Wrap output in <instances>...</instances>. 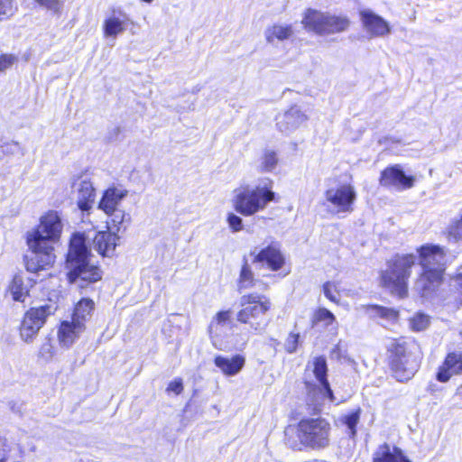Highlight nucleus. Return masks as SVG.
Segmentation results:
<instances>
[{"mask_svg": "<svg viewBox=\"0 0 462 462\" xmlns=\"http://www.w3.org/2000/svg\"><path fill=\"white\" fill-rule=\"evenodd\" d=\"M415 262L416 256L413 254H396L387 262L386 270L381 273L382 285L403 298L407 294V282Z\"/></svg>", "mask_w": 462, "mask_h": 462, "instance_id": "423d86ee", "label": "nucleus"}, {"mask_svg": "<svg viewBox=\"0 0 462 462\" xmlns=\"http://www.w3.org/2000/svg\"><path fill=\"white\" fill-rule=\"evenodd\" d=\"M328 366L327 360L324 356H317L313 360V374L319 383V385L306 383L310 398L316 405L320 404L319 398L321 400L328 399L330 402L339 404L341 402L335 397L327 378Z\"/></svg>", "mask_w": 462, "mask_h": 462, "instance_id": "9d476101", "label": "nucleus"}, {"mask_svg": "<svg viewBox=\"0 0 462 462\" xmlns=\"http://www.w3.org/2000/svg\"><path fill=\"white\" fill-rule=\"evenodd\" d=\"M335 321V315L326 308H319L317 310H315L311 319L312 327L321 326L323 328H328Z\"/></svg>", "mask_w": 462, "mask_h": 462, "instance_id": "c85d7f7f", "label": "nucleus"}, {"mask_svg": "<svg viewBox=\"0 0 462 462\" xmlns=\"http://www.w3.org/2000/svg\"><path fill=\"white\" fill-rule=\"evenodd\" d=\"M411 328L415 331H422L430 325V317L423 313H417L410 320Z\"/></svg>", "mask_w": 462, "mask_h": 462, "instance_id": "72a5a7b5", "label": "nucleus"}, {"mask_svg": "<svg viewBox=\"0 0 462 462\" xmlns=\"http://www.w3.org/2000/svg\"><path fill=\"white\" fill-rule=\"evenodd\" d=\"M9 290L13 300L15 301L23 302L29 294V291L27 287L24 286L21 276L14 277Z\"/></svg>", "mask_w": 462, "mask_h": 462, "instance_id": "c756f323", "label": "nucleus"}, {"mask_svg": "<svg viewBox=\"0 0 462 462\" xmlns=\"http://www.w3.org/2000/svg\"><path fill=\"white\" fill-rule=\"evenodd\" d=\"M40 5L47 8L48 10L58 13L60 9L61 3L60 0H34Z\"/></svg>", "mask_w": 462, "mask_h": 462, "instance_id": "58836bf2", "label": "nucleus"}, {"mask_svg": "<svg viewBox=\"0 0 462 462\" xmlns=\"http://www.w3.org/2000/svg\"><path fill=\"white\" fill-rule=\"evenodd\" d=\"M334 288H335V285L332 282H328L323 285V292H324L325 296L329 300H331L333 302H337V296L332 291V289H334Z\"/></svg>", "mask_w": 462, "mask_h": 462, "instance_id": "c03bdc74", "label": "nucleus"}, {"mask_svg": "<svg viewBox=\"0 0 462 462\" xmlns=\"http://www.w3.org/2000/svg\"><path fill=\"white\" fill-rule=\"evenodd\" d=\"M240 306L241 310L236 314L237 321L261 334L268 324L265 316L271 308L270 300L264 296L252 293L240 298Z\"/></svg>", "mask_w": 462, "mask_h": 462, "instance_id": "1a4fd4ad", "label": "nucleus"}, {"mask_svg": "<svg viewBox=\"0 0 462 462\" xmlns=\"http://www.w3.org/2000/svg\"><path fill=\"white\" fill-rule=\"evenodd\" d=\"M84 330L85 325L73 320L63 321L58 331L59 341L63 346L69 347Z\"/></svg>", "mask_w": 462, "mask_h": 462, "instance_id": "5701e85b", "label": "nucleus"}, {"mask_svg": "<svg viewBox=\"0 0 462 462\" xmlns=\"http://www.w3.org/2000/svg\"><path fill=\"white\" fill-rule=\"evenodd\" d=\"M308 116L300 109L299 106H291L282 115L276 117V125L278 129L284 134H289L296 130L305 121Z\"/></svg>", "mask_w": 462, "mask_h": 462, "instance_id": "a211bd4d", "label": "nucleus"}, {"mask_svg": "<svg viewBox=\"0 0 462 462\" xmlns=\"http://www.w3.org/2000/svg\"><path fill=\"white\" fill-rule=\"evenodd\" d=\"M1 148L4 154L13 155L21 152L23 155L24 153L21 145L17 142L6 143L3 144Z\"/></svg>", "mask_w": 462, "mask_h": 462, "instance_id": "4c0bfd02", "label": "nucleus"}, {"mask_svg": "<svg viewBox=\"0 0 462 462\" xmlns=\"http://www.w3.org/2000/svg\"><path fill=\"white\" fill-rule=\"evenodd\" d=\"M10 452L11 447L7 439L0 436V462H8L11 458Z\"/></svg>", "mask_w": 462, "mask_h": 462, "instance_id": "c9c22d12", "label": "nucleus"}, {"mask_svg": "<svg viewBox=\"0 0 462 462\" xmlns=\"http://www.w3.org/2000/svg\"><path fill=\"white\" fill-rule=\"evenodd\" d=\"M359 14L364 28L371 37H383L391 32L389 23L382 16L368 9Z\"/></svg>", "mask_w": 462, "mask_h": 462, "instance_id": "f3484780", "label": "nucleus"}, {"mask_svg": "<svg viewBox=\"0 0 462 462\" xmlns=\"http://www.w3.org/2000/svg\"><path fill=\"white\" fill-rule=\"evenodd\" d=\"M114 132H115V134H118L120 133V127H118V126H117V127H116V128L114 129Z\"/></svg>", "mask_w": 462, "mask_h": 462, "instance_id": "de8ad7c7", "label": "nucleus"}, {"mask_svg": "<svg viewBox=\"0 0 462 462\" xmlns=\"http://www.w3.org/2000/svg\"><path fill=\"white\" fill-rule=\"evenodd\" d=\"M245 363V358L241 355H236L231 358L217 356L214 360L215 365L227 376L237 374L244 367Z\"/></svg>", "mask_w": 462, "mask_h": 462, "instance_id": "b1692460", "label": "nucleus"}, {"mask_svg": "<svg viewBox=\"0 0 462 462\" xmlns=\"http://www.w3.org/2000/svg\"><path fill=\"white\" fill-rule=\"evenodd\" d=\"M17 11L13 0H0V20L10 18Z\"/></svg>", "mask_w": 462, "mask_h": 462, "instance_id": "f704fd0d", "label": "nucleus"}, {"mask_svg": "<svg viewBox=\"0 0 462 462\" xmlns=\"http://www.w3.org/2000/svg\"><path fill=\"white\" fill-rule=\"evenodd\" d=\"M106 214L110 217L111 224L116 232L125 230L126 225L130 222V216L123 209L117 208Z\"/></svg>", "mask_w": 462, "mask_h": 462, "instance_id": "473e14b6", "label": "nucleus"}, {"mask_svg": "<svg viewBox=\"0 0 462 462\" xmlns=\"http://www.w3.org/2000/svg\"><path fill=\"white\" fill-rule=\"evenodd\" d=\"M40 356L46 359V360H49L53 356V346L50 341V339H47L41 346L40 348V352H39Z\"/></svg>", "mask_w": 462, "mask_h": 462, "instance_id": "a19ab883", "label": "nucleus"}, {"mask_svg": "<svg viewBox=\"0 0 462 462\" xmlns=\"http://www.w3.org/2000/svg\"><path fill=\"white\" fill-rule=\"evenodd\" d=\"M254 263H265L273 271L280 270L284 264V257L278 245H271L254 254Z\"/></svg>", "mask_w": 462, "mask_h": 462, "instance_id": "aec40b11", "label": "nucleus"}, {"mask_svg": "<svg viewBox=\"0 0 462 462\" xmlns=\"http://www.w3.org/2000/svg\"><path fill=\"white\" fill-rule=\"evenodd\" d=\"M445 254L437 245H424L420 249V264L422 273L416 281L415 287L422 297L429 296L441 283Z\"/></svg>", "mask_w": 462, "mask_h": 462, "instance_id": "20e7f679", "label": "nucleus"}, {"mask_svg": "<svg viewBox=\"0 0 462 462\" xmlns=\"http://www.w3.org/2000/svg\"><path fill=\"white\" fill-rule=\"evenodd\" d=\"M373 462H411L402 452L395 446L383 443L377 447L373 453Z\"/></svg>", "mask_w": 462, "mask_h": 462, "instance_id": "412c9836", "label": "nucleus"}, {"mask_svg": "<svg viewBox=\"0 0 462 462\" xmlns=\"http://www.w3.org/2000/svg\"><path fill=\"white\" fill-rule=\"evenodd\" d=\"M462 374V353H448L443 365L439 368L437 380L441 383L448 382L453 374Z\"/></svg>", "mask_w": 462, "mask_h": 462, "instance_id": "6ab92c4d", "label": "nucleus"}, {"mask_svg": "<svg viewBox=\"0 0 462 462\" xmlns=\"http://www.w3.org/2000/svg\"><path fill=\"white\" fill-rule=\"evenodd\" d=\"M93 310L94 301L89 299H82L75 307L72 320L76 323L85 325V321L90 317Z\"/></svg>", "mask_w": 462, "mask_h": 462, "instance_id": "bb28decb", "label": "nucleus"}, {"mask_svg": "<svg viewBox=\"0 0 462 462\" xmlns=\"http://www.w3.org/2000/svg\"><path fill=\"white\" fill-rule=\"evenodd\" d=\"M130 22L129 15L120 7H113L104 21L103 31L106 37L116 38L122 33Z\"/></svg>", "mask_w": 462, "mask_h": 462, "instance_id": "2eb2a0df", "label": "nucleus"}, {"mask_svg": "<svg viewBox=\"0 0 462 462\" xmlns=\"http://www.w3.org/2000/svg\"><path fill=\"white\" fill-rule=\"evenodd\" d=\"M168 392H173L176 394H180L183 391V383L181 379H175L171 382L167 387Z\"/></svg>", "mask_w": 462, "mask_h": 462, "instance_id": "a18cd8bd", "label": "nucleus"}, {"mask_svg": "<svg viewBox=\"0 0 462 462\" xmlns=\"http://www.w3.org/2000/svg\"><path fill=\"white\" fill-rule=\"evenodd\" d=\"M301 23L305 30L319 36L341 33L348 30L350 20L346 15H336L328 12H321L308 8Z\"/></svg>", "mask_w": 462, "mask_h": 462, "instance_id": "6e6552de", "label": "nucleus"}, {"mask_svg": "<svg viewBox=\"0 0 462 462\" xmlns=\"http://www.w3.org/2000/svg\"><path fill=\"white\" fill-rule=\"evenodd\" d=\"M461 408H462V404H461Z\"/></svg>", "mask_w": 462, "mask_h": 462, "instance_id": "8fccbe9b", "label": "nucleus"}, {"mask_svg": "<svg viewBox=\"0 0 462 462\" xmlns=\"http://www.w3.org/2000/svg\"><path fill=\"white\" fill-rule=\"evenodd\" d=\"M234 192L233 207L236 212L245 217L263 210L268 203L274 199V192L266 185H245L235 189Z\"/></svg>", "mask_w": 462, "mask_h": 462, "instance_id": "0eeeda50", "label": "nucleus"}, {"mask_svg": "<svg viewBox=\"0 0 462 462\" xmlns=\"http://www.w3.org/2000/svg\"><path fill=\"white\" fill-rule=\"evenodd\" d=\"M62 223L56 211H49L41 217L39 226L27 234L30 252L24 257L28 272L37 273L52 265L55 261L54 245L59 242Z\"/></svg>", "mask_w": 462, "mask_h": 462, "instance_id": "f257e3e1", "label": "nucleus"}, {"mask_svg": "<svg viewBox=\"0 0 462 462\" xmlns=\"http://www.w3.org/2000/svg\"><path fill=\"white\" fill-rule=\"evenodd\" d=\"M16 57L12 54H2L0 56V72L5 71L10 68L15 61Z\"/></svg>", "mask_w": 462, "mask_h": 462, "instance_id": "ea45409f", "label": "nucleus"}, {"mask_svg": "<svg viewBox=\"0 0 462 462\" xmlns=\"http://www.w3.org/2000/svg\"><path fill=\"white\" fill-rule=\"evenodd\" d=\"M415 178L406 175L399 164L387 167L381 172L380 184L397 190H404L413 187Z\"/></svg>", "mask_w": 462, "mask_h": 462, "instance_id": "4468645a", "label": "nucleus"}, {"mask_svg": "<svg viewBox=\"0 0 462 462\" xmlns=\"http://www.w3.org/2000/svg\"><path fill=\"white\" fill-rule=\"evenodd\" d=\"M361 409L357 408L355 411L341 417V422L347 428V435L351 439L356 436V425L360 420Z\"/></svg>", "mask_w": 462, "mask_h": 462, "instance_id": "7c9ffc66", "label": "nucleus"}, {"mask_svg": "<svg viewBox=\"0 0 462 462\" xmlns=\"http://www.w3.org/2000/svg\"><path fill=\"white\" fill-rule=\"evenodd\" d=\"M374 310H376V313L381 317H384L387 319H394L397 317V312L393 310L386 309L383 307L374 306Z\"/></svg>", "mask_w": 462, "mask_h": 462, "instance_id": "37998d69", "label": "nucleus"}, {"mask_svg": "<svg viewBox=\"0 0 462 462\" xmlns=\"http://www.w3.org/2000/svg\"><path fill=\"white\" fill-rule=\"evenodd\" d=\"M330 432L331 425L324 418L302 419L297 425V439L289 436L286 431V445L294 450L325 449L330 445Z\"/></svg>", "mask_w": 462, "mask_h": 462, "instance_id": "7ed1b4c3", "label": "nucleus"}, {"mask_svg": "<svg viewBox=\"0 0 462 462\" xmlns=\"http://www.w3.org/2000/svg\"><path fill=\"white\" fill-rule=\"evenodd\" d=\"M267 42L273 43L275 40L284 41L293 35V29L291 24L276 23L268 27L264 32Z\"/></svg>", "mask_w": 462, "mask_h": 462, "instance_id": "393cba45", "label": "nucleus"}, {"mask_svg": "<svg viewBox=\"0 0 462 462\" xmlns=\"http://www.w3.org/2000/svg\"><path fill=\"white\" fill-rule=\"evenodd\" d=\"M72 188L78 208L82 212H88L93 207L96 197L93 184L88 180L78 179L73 182Z\"/></svg>", "mask_w": 462, "mask_h": 462, "instance_id": "dca6fc26", "label": "nucleus"}, {"mask_svg": "<svg viewBox=\"0 0 462 462\" xmlns=\"http://www.w3.org/2000/svg\"><path fill=\"white\" fill-rule=\"evenodd\" d=\"M298 341H299V335L291 333L286 340V343H285L286 350L289 353L295 352L297 349Z\"/></svg>", "mask_w": 462, "mask_h": 462, "instance_id": "79ce46f5", "label": "nucleus"}, {"mask_svg": "<svg viewBox=\"0 0 462 462\" xmlns=\"http://www.w3.org/2000/svg\"><path fill=\"white\" fill-rule=\"evenodd\" d=\"M53 312V308L51 305L32 308L27 310L20 326L21 338L26 343L32 342L41 328L45 324L47 318Z\"/></svg>", "mask_w": 462, "mask_h": 462, "instance_id": "9b49d317", "label": "nucleus"}, {"mask_svg": "<svg viewBox=\"0 0 462 462\" xmlns=\"http://www.w3.org/2000/svg\"><path fill=\"white\" fill-rule=\"evenodd\" d=\"M127 195V190L118 189L116 187L108 188L103 193V196L98 203V208L105 213L113 212L115 209L119 208L120 202Z\"/></svg>", "mask_w": 462, "mask_h": 462, "instance_id": "4be33fe9", "label": "nucleus"}, {"mask_svg": "<svg viewBox=\"0 0 462 462\" xmlns=\"http://www.w3.org/2000/svg\"><path fill=\"white\" fill-rule=\"evenodd\" d=\"M278 163V157L274 151L264 150L263 155L260 158V164L258 165V171L261 172L273 171Z\"/></svg>", "mask_w": 462, "mask_h": 462, "instance_id": "2f4dec72", "label": "nucleus"}, {"mask_svg": "<svg viewBox=\"0 0 462 462\" xmlns=\"http://www.w3.org/2000/svg\"><path fill=\"white\" fill-rule=\"evenodd\" d=\"M454 398L462 399V383L457 387Z\"/></svg>", "mask_w": 462, "mask_h": 462, "instance_id": "49530a36", "label": "nucleus"}, {"mask_svg": "<svg viewBox=\"0 0 462 462\" xmlns=\"http://www.w3.org/2000/svg\"><path fill=\"white\" fill-rule=\"evenodd\" d=\"M325 198L335 208L336 213H350L356 199V192L351 184H343L327 189Z\"/></svg>", "mask_w": 462, "mask_h": 462, "instance_id": "f8f14e48", "label": "nucleus"}, {"mask_svg": "<svg viewBox=\"0 0 462 462\" xmlns=\"http://www.w3.org/2000/svg\"><path fill=\"white\" fill-rule=\"evenodd\" d=\"M231 310H222L216 314L208 326V334L217 347V338L220 336L219 327L226 325L231 319Z\"/></svg>", "mask_w": 462, "mask_h": 462, "instance_id": "a878e982", "label": "nucleus"}, {"mask_svg": "<svg viewBox=\"0 0 462 462\" xmlns=\"http://www.w3.org/2000/svg\"><path fill=\"white\" fill-rule=\"evenodd\" d=\"M226 220L233 232L241 231L244 227L242 218L234 213H229Z\"/></svg>", "mask_w": 462, "mask_h": 462, "instance_id": "e433bc0d", "label": "nucleus"}, {"mask_svg": "<svg viewBox=\"0 0 462 462\" xmlns=\"http://www.w3.org/2000/svg\"><path fill=\"white\" fill-rule=\"evenodd\" d=\"M388 351L393 375L402 383L411 380L420 365L419 346L412 341L400 339L393 342Z\"/></svg>", "mask_w": 462, "mask_h": 462, "instance_id": "39448f33", "label": "nucleus"}, {"mask_svg": "<svg viewBox=\"0 0 462 462\" xmlns=\"http://www.w3.org/2000/svg\"><path fill=\"white\" fill-rule=\"evenodd\" d=\"M89 250L85 245L84 236L73 235L67 255V267L69 281L71 283H79L81 288L88 283L96 282L102 278L100 269L88 261Z\"/></svg>", "mask_w": 462, "mask_h": 462, "instance_id": "f03ea898", "label": "nucleus"}, {"mask_svg": "<svg viewBox=\"0 0 462 462\" xmlns=\"http://www.w3.org/2000/svg\"><path fill=\"white\" fill-rule=\"evenodd\" d=\"M255 283L256 280L254 277L251 266L249 265L247 260L244 258V263L242 265L237 281L238 290L241 291L242 290L253 288L255 286Z\"/></svg>", "mask_w": 462, "mask_h": 462, "instance_id": "cd10ccee", "label": "nucleus"}, {"mask_svg": "<svg viewBox=\"0 0 462 462\" xmlns=\"http://www.w3.org/2000/svg\"><path fill=\"white\" fill-rule=\"evenodd\" d=\"M245 345H246V341H245V342L241 345V346L239 347V349H243V348L245 346Z\"/></svg>", "mask_w": 462, "mask_h": 462, "instance_id": "09e8293b", "label": "nucleus"}, {"mask_svg": "<svg viewBox=\"0 0 462 462\" xmlns=\"http://www.w3.org/2000/svg\"><path fill=\"white\" fill-rule=\"evenodd\" d=\"M80 235L84 236L85 245L87 246V243L89 244L90 247L102 256H112L116 251V241L119 239L115 232L110 231H95Z\"/></svg>", "mask_w": 462, "mask_h": 462, "instance_id": "ddd939ff", "label": "nucleus"}]
</instances>
